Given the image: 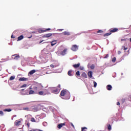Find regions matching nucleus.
<instances>
[{
	"instance_id": "nucleus-49",
	"label": "nucleus",
	"mask_w": 131,
	"mask_h": 131,
	"mask_svg": "<svg viewBox=\"0 0 131 131\" xmlns=\"http://www.w3.org/2000/svg\"><path fill=\"white\" fill-rule=\"evenodd\" d=\"M118 55H120V54H121V51H118Z\"/></svg>"
},
{
	"instance_id": "nucleus-54",
	"label": "nucleus",
	"mask_w": 131,
	"mask_h": 131,
	"mask_svg": "<svg viewBox=\"0 0 131 131\" xmlns=\"http://www.w3.org/2000/svg\"><path fill=\"white\" fill-rule=\"evenodd\" d=\"M2 70V69L1 68V67H0V71Z\"/></svg>"
},
{
	"instance_id": "nucleus-41",
	"label": "nucleus",
	"mask_w": 131,
	"mask_h": 131,
	"mask_svg": "<svg viewBox=\"0 0 131 131\" xmlns=\"http://www.w3.org/2000/svg\"><path fill=\"white\" fill-rule=\"evenodd\" d=\"M71 126H72V127H73V128H75V127L74 126V125H73V123H70Z\"/></svg>"
},
{
	"instance_id": "nucleus-52",
	"label": "nucleus",
	"mask_w": 131,
	"mask_h": 131,
	"mask_svg": "<svg viewBox=\"0 0 131 131\" xmlns=\"http://www.w3.org/2000/svg\"><path fill=\"white\" fill-rule=\"evenodd\" d=\"M42 41H43V40H42V41H40V42H39V43H41V42H42Z\"/></svg>"
},
{
	"instance_id": "nucleus-23",
	"label": "nucleus",
	"mask_w": 131,
	"mask_h": 131,
	"mask_svg": "<svg viewBox=\"0 0 131 131\" xmlns=\"http://www.w3.org/2000/svg\"><path fill=\"white\" fill-rule=\"evenodd\" d=\"M36 71L35 70H32V71L29 72V74H30V75H32V74H33L34 73H35Z\"/></svg>"
},
{
	"instance_id": "nucleus-29",
	"label": "nucleus",
	"mask_w": 131,
	"mask_h": 131,
	"mask_svg": "<svg viewBox=\"0 0 131 131\" xmlns=\"http://www.w3.org/2000/svg\"><path fill=\"white\" fill-rule=\"evenodd\" d=\"M50 30H51V28H48V29H46L45 30H42L41 32H46V31H49Z\"/></svg>"
},
{
	"instance_id": "nucleus-15",
	"label": "nucleus",
	"mask_w": 131,
	"mask_h": 131,
	"mask_svg": "<svg viewBox=\"0 0 131 131\" xmlns=\"http://www.w3.org/2000/svg\"><path fill=\"white\" fill-rule=\"evenodd\" d=\"M23 38H24L23 35H20V36L18 37L17 41H19V40H21V39H23Z\"/></svg>"
},
{
	"instance_id": "nucleus-17",
	"label": "nucleus",
	"mask_w": 131,
	"mask_h": 131,
	"mask_svg": "<svg viewBox=\"0 0 131 131\" xmlns=\"http://www.w3.org/2000/svg\"><path fill=\"white\" fill-rule=\"evenodd\" d=\"M26 80H27V78L24 77L20 78L19 79V81H26Z\"/></svg>"
},
{
	"instance_id": "nucleus-14",
	"label": "nucleus",
	"mask_w": 131,
	"mask_h": 131,
	"mask_svg": "<svg viewBox=\"0 0 131 131\" xmlns=\"http://www.w3.org/2000/svg\"><path fill=\"white\" fill-rule=\"evenodd\" d=\"M106 89L107 91H111V90H112V86L110 84H108L106 86Z\"/></svg>"
},
{
	"instance_id": "nucleus-55",
	"label": "nucleus",
	"mask_w": 131,
	"mask_h": 131,
	"mask_svg": "<svg viewBox=\"0 0 131 131\" xmlns=\"http://www.w3.org/2000/svg\"><path fill=\"white\" fill-rule=\"evenodd\" d=\"M38 131H42V130L39 129V130H38Z\"/></svg>"
},
{
	"instance_id": "nucleus-44",
	"label": "nucleus",
	"mask_w": 131,
	"mask_h": 131,
	"mask_svg": "<svg viewBox=\"0 0 131 131\" xmlns=\"http://www.w3.org/2000/svg\"><path fill=\"white\" fill-rule=\"evenodd\" d=\"M122 103H124L125 102V99L124 98L122 99Z\"/></svg>"
},
{
	"instance_id": "nucleus-27",
	"label": "nucleus",
	"mask_w": 131,
	"mask_h": 131,
	"mask_svg": "<svg viewBox=\"0 0 131 131\" xmlns=\"http://www.w3.org/2000/svg\"><path fill=\"white\" fill-rule=\"evenodd\" d=\"M81 131H88V128L84 127L81 128Z\"/></svg>"
},
{
	"instance_id": "nucleus-46",
	"label": "nucleus",
	"mask_w": 131,
	"mask_h": 131,
	"mask_svg": "<svg viewBox=\"0 0 131 131\" xmlns=\"http://www.w3.org/2000/svg\"><path fill=\"white\" fill-rule=\"evenodd\" d=\"M27 125L28 127H29V126H30V123H27Z\"/></svg>"
},
{
	"instance_id": "nucleus-42",
	"label": "nucleus",
	"mask_w": 131,
	"mask_h": 131,
	"mask_svg": "<svg viewBox=\"0 0 131 131\" xmlns=\"http://www.w3.org/2000/svg\"><path fill=\"white\" fill-rule=\"evenodd\" d=\"M79 69H80V70H83V69H84V68H83V67H80Z\"/></svg>"
},
{
	"instance_id": "nucleus-13",
	"label": "nucleus",
	"mask_w": 131,
	"mask_h": 131,
	"mask_svg": "<svg viewBox=\"0 0 131 131\" xmlns=\"http://www.w3.org/2000/svg\"><path fill=\"white\" fill-rule=\"evenodd\" d=\"M88 74L89 77H90V78H92L93 77V72L90 71L88 72Z\"/></svg>"
},
{
	"instance_id": "nucleus-11",
	"label": "nucleus",
	"mask_w": 131,
	"mask_h": 131,
	"mask_svg": "<svg viewBox=\"0 0 131 131\" xmlns=\"http://www.w3.org/2000/svg\"><path fill=\"white\" fill-rule=\"evenodd\" d=\"M64 125H65V123H60V124H59L57 125V127H58V128H59V129H60V128H61V127H62L63 126H64Z\"/></svg>"
},
{
	"instance_id": "nucleus-5",
	"label": "nucleus",
	"mask_w": 131,
	"mask_h": 131,
	"mask_svg": "<svg viewBox=\"0 0 131 131\" xmlns=\"http://www.w3.org/2000/svg\"><path fill=\"white\" fill-rule=\"evenodd\" d=\"M118 31V29L117 28H113L110 29V32L112 33H113L114 32H117Z\"/></svg>"
},
{
	"instance_id": "nucleus-20",
	"label": "nucleus",
	"mask_w": 131,
	"mask_h": 131,
	"mask_svg": "<svg viewBox=\"0 0 131 131\" xmlns=\"http://www.w3.org/2000/svg\"><path fill=\"white\" fill-rule=\"evenodd\" d=\"M81 77H84V78H88V75L85 73H82L81 74Z\"/></svg>"
},
{
	"instance_id": "nucleus-48",
	"label": "nucleus",
	"mask_w": 131,
	"mask_h": 131,
	"mask_svg": "<svg viewBox=\"0 0 131 131\" xmlns=\"http://www.w3.org/2000/svg\"><path fill=\"white\" fill-rule=\"evenodd\" d=\"M11 37V38H15V36L12 35Z\"/></svg>"
},
{
	"instance_id": "nucleus-37",
	"label": "nucleus",
	"mask_w": 131,
	"mask_h": 131,
	"mask_svg": "<svg viewBox=\"0 0 131 131\" xmlns=\"http://www.w3.org/2000/svg\"><path fill=\"white\" fill-rule=\"evenodd\" d=\"M31 120L32 122H35V119L34 118H32Z\"/></svg>"
},
{
	"instance_id": "nucleus-36",
	"label": "nucleus",
	"mask_w": 131,
	"mask_h": 131,
	"mask_svg": "<svg viewBox=\"0 0 131 131\" xmlns=\"http://www.w3.org/2000/svg\"><path fill=\"white\" fill-rule=\"evenodd\" d=\"M27 86V84H25L20 86V88H26Z\"/></svg>"
},
{
	"instance_id": "nucleus-26",
	"label": "nucleus",
	"mask_w": 131,
	"mask_h": 131,
	"mask_svg": "<svg viewBox=\"0 0 131 131\" xmlns=\"http://www.w3.org/2000/svg\"><path fill=\"white\" fill-rule=\"evenodd\" d=\"M109 35H111V33L110 32V33H107L105 34L103 36L105 37L106 36H109Z\"/></svg>"
},
{
	"instance_id": "nucleus-53",
	"label": "nucleus",
	"mask_w": 131,
	"mask_h": 131,
	"mask_svg": "<svg viewBox=\"0 0 131 131\" xmlns=\"http://www.w3.org/2000/svg\"><path fill=\"white\" fill-rule=\"evenodd\" d=\"M29 90H32V88L30 87Z\"/></svg>"
},
{
	"instance_id": "nucleus-12",
	"label": "nucleus",
	"mask_w": 131,
	"mask_h": 131,
	"mask_svg": "<svg viewBox=\"0 0 131 131\" xmlns=\"http://www.w3.org/2000/svg\"><path fill=\"white\" fill-rule=\"evenodd\" d=\"M52 35H53V34L52 33H48V34H46L45 35H44V37H51V36H52Z\"/></svg>"
},
{
	"instance_id": "nucleus-47",
	"label": "nucleus",
	"mask_w": 131,
	"mask_h": 131,
	"mask_svg": "<svg viewBox=\"0 0 131 131\" xmlns=\"http://www.w3.org/2000/svg\"><path fill=\"white\" fill-rule=\"evenodd\" d=\"M108 57H109V55L106 54L104 58H108Z\"/></svg>"
},
{
	"instance_id": "nucleus-31",
	"label": "nucleus",
	"mask_w": 131,
	"mask_h": 131,
	"mask_svg": "<svg viewBox=\"0 0 131 131\" xmlns=\"http://www.w3.org/2000/svg\"><path fill=\"white\" fill-rule=\"evenodd\" d=\"M97 32V33H103L104 32V31L99 30Z\"/></svg>"
},
{
	"instance_id": "nucleus-28",
	"label": "nucleus",
	"mask_w": 131,
	"mask_h": 131,
	"mask_svg": "<svg viewBox=\"0 0 131 131\" xmlns=\"http://www.w3.org/2000/svg\"><path fill=\"white\" fill-rule=\"evenodd\" d=\"M107 129H108L109 130H111V129H112V127H111V125L108 124V125H107Z\"/></svg>"
},
{
	"instance_id": "nucleus-22",
	"label": "nucleus",
	"mask_w": 131,
	"mask_h": 131,
	"mask_svg": "<svg viewBox=\"0 0 131 131\" xmlns=\"http://www.w3.org/2000/svg\"><path fill=\"white\" fill-rule=\"evenodd\" d=\"M35 94V92L33 90H30L28 93V95H33Z\"/></svg>"
},
{
	"instance_id": "nucleus-25",
	"label": "nucleus",
	"mask_w": 131,
	"mask_h": 131,
	"mask_svg": "<svg viewBox=\"0 0 131 131\" xmlns=\"http://www.w3.org/2000/svg\"><path fill=\"white\" fill-rule=\"evenodd\" d=\"M14 79H15V76H11L10 77V78H9V80H14Z\"/></svg>"
},
{
	"instance_id": "nucleus-30",
	"label": "nucleus",
	"mask_w": 131,
	"mask_h": 131,
	"mask_svg": "<svg viewBox=\"0 0 131 131\" xmlns=\"http://www.w3.org/2000/svg\"><path fill=\"white\" fill-rule=\"evenodd\" d=\"M23 110H25L26 111H29V107H24L23 108Z\"/></svg>"
},
{
	"instance_id": "nucleus-19",
	"label": "nucleus",
	"mask_w": 131,
	"mask_h": 131,
	"mask_svg": "<svg viewBox=\"0 0 131 131\" xmlns=\"http://www.w3.org/2000/svg\"><path fill=\"white\" fill-rule=\"evenodd\" d=\"M66 51H67V50H66V49H64V50H63L60 53V55H62V56H64V55H66Z\"/></svg>"
},
{
	"instance_id": "nucleus-6",
	"label": "nucleus",
	"mask_w": 131,
	"mask_h": 131,
	"mask_svg": "<svg viewBox=\"0 0 131 131\" xmlns=\"http://www.w3.org/2000/svg\"><path fill=\"white\" fill-rule=\"evenodd\" d=\"M71 50L74 52H76V51L78 50V46H77V45H73Z\"/></svg>"
},
{
	"instance_id": "nucleus-16",
	"label": "nucleus",
	"mask_w": 131,
	"mask_h": 131,
	"mask_svg": "<svg viewBox=\"0 0 131 131\" xmlns=\"http://www.w3.org/2000/svg\"><path fill=\"white\" fill-rule=\"evenodd\" d=\"M79 66H80V63H78L77 64H74L73 66V67H74V68H78V67H79Z\"/></svg>"
},
{
	"instance_id": "nucleus-2",
	"label": "nucleus",
	"mask_w": 131,
	"mask_h": 131,
	"mask_svg": "<svg viewBox=\"0 0 131 131\" xmlns=\"http://www.w3.org/2000/svg\"><path fill=\"white\" fill-rule=\"evenodd\" d=\"M37 94L39 96H45L49 94V91H48L47 89H45L44 91H39Z\"/></svg>"
},
{
	"instance_id": "nucleus-1",
	"label": "nucleus",
	"mask_w": 131,
	"mask_h": 131,
	"mask_svg": "<svg viewBox=\"0 0 131 131\" xmlns=\"http://www.w3.org/2000/svg\"><path fill=\"white\" fill-rule=\"evenodd\" d=\"M60 96L62 99L68 100L70 98V93L66 90H63L61 91Z\"/></svg>"
},
{
	"instance_id": "nucleus-56",
	"label": "nucleus",
	"mask_w": 131,
	"mask_h": 131,
	"mask_svg": "<svg viewBox=\"0 0 131 131\" xmlns=\"http://www.w3.org/2000/svg\"><path fill=\"white\" fill-rule=\"evenodd\" d=\"M130 42H131V38H130Z\"/></svg>"
},
{
	"instance_id": "nucleus-43",
	"label": "nucleus",
	"mask_w": 131,
	"mask_h": 131,
	"mask_svg": "<svg viewBox=\"0 0 131 131\" xmlns=\"http://www.w3.org/2000/svg\"><path fill=\"white\" fill-rule=\"evenodd\" d=\"M57 89H58V90H60V89H61V85L60 84H58V86L57 87Z\"/></svg>"
},
{
	"instance_id": "nucleus-57",
	"label": "nucleus",
	"mask_w": 131,
	"mask_h": 131,
	"mask_svg": "<svg viewBox=\"0 0 131 131\" xmlns=\"http://www.w3.org/2000/svg\"><path fill=\"white\" fill-rule=\"evenodd\" d=\"M66 131H68V129H66Z\"/></svg>"
},
{
	"instance_id": "nucleus-45",
	"label": "nucleus",
	"mask_w": 131,
	"mask_h": 131,
	"mask_svg": "<svg viewBox=\"0 0 131 131\" xmlns=\"http://www.w3.org/2000/svg\"><path fill=\"white\" fill-rule=\"evenodd\" d=\"M126 38H125V39H121V41H126Z\"/></svg>"
},
{
	"instance_id": "nucleus-39",
	"label": "nucleus",
	"mask_w": 131,
	"mask_h": 131,
	"mask_svg": "<svg viewBox=\"0 0 131 131\" xmlns=\"http://www.w3.org/2000/svg\"><path fill=\"white\" fill-rule=\"evenodd\" d=\"M0 115H4V112H3V111H0Z\"/></svg>"
},
{
	"instance_id": "nucleus-4",
	"label": "nucleus",
	"mask_w": 131,
	"mask_h": 131,
	"mask_svg": "<svg viewBox=\"0 0 131 131\" xmlns=\"http://www.w3.org/2000/svg\"><path fill=\"white\" fill-rule=\"evenodd\" d=\"M20 91H21L20 94L23 96H25L26 95H28V90H27L24 91V89H21Z\"/></svg>"
},
{
	"instance_id": "nucleus-38",
	"label": "nucleus",
	"mask_w": 131,
	"mask_h": 131,
	"mask_svg": "<svg viewBox=\"0 0 131 131\" xmlns=\"http://www.w3.org/2000/svg\"><path fill=\"white\" fill-rule=\"evenodd\" d=\"M115 61H116V58L113 57L112 59V62H115Z\"/></svg>"
},
{
	"instance_id": "nucleus-32",
	"label": "nucleus",
	"mask_w": 131,
	"mask_h": 131,
	"mask_svg": "<svg viewBox=\"0 0 131 131\" xmlns=\"http://www.w3.org/2000/svg\"><path fill=\"white\" fill-rule=\"evenodd\" d=\"M90 68H91V69H95V64H92L90 66Z\"/></svg>"
},
{
	"instance_id": "nucleus-21",
	"label": "nucleus",
	"mask_w": 131,
	"mask_h": 131,
	"mask_svg": "<svg viewBox=\"0 0 131 131\" xmlns=\"http://www.w3.org/2000/svg\"><path fill=\"white\" fill-rule=\"evenodd\" d=\"M3 111L4 112H11V111H12V109L11 108H6L3 110Z\"/></svg>"
},
{
	"instance_id": "nucleus-35",
	"label": "nucleus",
	"mask_w": 131,
	"mask_h": 131,
	"mask_svg": "<svg viewBox=\"0 0 131 131\" xmlns=\"http://www.w3.org/2000/svg\"><path fill=\"white\" fill-rule=\"evenodd\" d=\"M97 82L96 81H94V87L96 88L97 87Z\"/></svg>"
},
{
	"instance_id": "nucleus-40",
	"label": "nucleus",
	"mask_w": 131,
	"mask_h": 131,
	"mask_svg": "<svg viewBox=\"0 0 131 131\" xmlns=\"http://www.w3.org/2000/svg\"><path fill=\"white\" fill-rule=\"evenodd\" d=\"M50 67H51V68H55L56 66H55L54 64H51Z\"/></svg>"
},
{
	"instance_id": "nucleus-50",
	"label": "nucleus",
	"mask_w": 131,
	"mask_h": 131,
	"mask_svg": "<svg viewBox=\"0 0 131 131\" xmlns=\"http://www.w3.org/2000/svg\"><path fill=\"white\" fill-rule=\"evenodd\" d=\"M117 105H118V106H119V105H120V103L119 102H117Z\"/></svg>"
},
{
	"instance_id": "nucleus-3",
	"label": "nucleus",
	"mask_w": 131,
	"mask_h": 131,
	"mask_svg": "<svg viewBox=\"0 0 131 131\" xmlns=\"http://www.w3.org/2000/svg\"><path fill=\"white\" fill-rule=\"evenodd\" d=\"M52 93L53 94H59L60 93V89L58 87H53L51 89Z\"/></svg>"
},
{
	"instance_id": "nucleus-10",
	"label": "nucleus",
	"mask_w": 131,
	"mask_h": 131,
	"mask_svg": "<svg viewBox=\"0 0 131 131\" xmlns=\"http://www.w3.org/2000/svg\"><path fill=\"white\" fill-rule=\"evenodd\" d=\"M20 123H21V121L20 120H16L14 123L15 125L16 126H19V125H20Z\"/></svg>"
},
{
	"instance_id": "nucleus-51",
	"label": "nucleus",
	"mask_w": 131,
	"mask_h": 131,
	"mask_svg": "<svg viewBox=\"0 0 131 131\" xmlns=\"http://www.w3.org/2000/svg\"><path fill=\"white\" fill-rule=\"evenodd\" d=\"M62 30H63V29H59V31H62Z\"/></svg>"
},
{
	"instance_id": "nucleus-34",
	"label": "nucleus",
	"mask_w": 131,
	"mask_h": 131,
	"mask_svg": "<svg viewBox=\"0 0 131 131\" xmlns=\"http://www.w3.org/2000/svg\"><path fill=\"white\" fill-rule=\"evenodd\" d=\"M122 49H123L124 51L127 50V48H126L125 46H122Z\"/></svg>"
},
{
	"instance_id": "nucleus-8",
	"label": "nucleus",
	"mask_w": 131,
	"mask_h": 131,
	"mask_svg": "<svg viewBox=\"0 0 131 131\" xmlns=\"http://www.w3.org/2000/svg\"><path fill=\"white\" fill-rule=\"evenodd\" d=\"M12 58L14 59V60H18L20 58V56L15 54L12 55Z\"/></svg>"
},
{
	"instance_id": "nucleus-9",
	"label": "nucleus",
	"mask_w": 131,
	"mask_h": 131,
	"mask_svg": "<svg viewBox=\"0 0 131 131\" xmlns=\"http://www.w3.org/2000/svg\"><path fill=\"white\" fill-rule=\"evenodd\" d=\"M57 40H54L50 42L51 47H54L55 45L57 44Z\"/></svg>"
},
{
	"instance_id": "nucleus-33",
	"label": "nucleus",
	"mask_w": 131,
	"mask_h": 131,
	"mask_svg": "<svg viewBox=\"0 0 131 131\" xmlns=\"http://www.w3.org/2000/svg\"><path fill=\"white\" fill-rule=\"evenodd\" d=\"M76 75H77V76H79L80 75V72H79V71H77Z\"/></svg>"
},
{
	"instance_id": "nucleus-24",
	"label": "nucleus",
	"mask_w": 131,
	"mask_h": 131,
	"mask_svg": "<svg viewBox=\"0 0 131 131\" xmlns=\"http://www.w3.org/2000/svg\"><path fill=\"white\" fill-rule=\"evenodd\" d=\"M72 70H70L68 71V74L69 76H72Z\"/></svg>"
},
{
	"instance_id": "nucleus-7",
	"label": "nucleus",
	"mask_w": 131,
	"mask_h": 131,
	"mask_svg": "<svg viewBox=\"0 0 131 131\" xmlns=\"http://www.w3.org/2000/svg\"><path fill=\"white\" fill-rule=\"evenodd\" d=\"M33 90H34L35 94H38V93L39 92V89L37 86H33Z\"/></svg>"
},
{
	"instance_id": "nucleus-18",
	"label": "nucleus",
	"mask_w": 131,
	"mask_h": 131,
	"mask_svg": "<svg viewBox=\"0 0 131 131\" xmlns=\"http://www.w3.org/2000/svg\"><path fill=\"white\" fill-rule=\"evenodd\" d=\"M62 34H63L64 35H70V32L66 31L62 33Z\"/></svg>"
}]
</instances>
